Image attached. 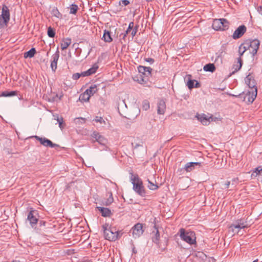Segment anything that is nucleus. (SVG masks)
I'll use <instances>...</instances> for the list:
<instances>
[{
  "mask_svg": "<svg viewBox=\"0 0 262 262\" xmlns=\"http://www.w3.org/2000/svg\"><path fill=\"white\" fill-rule=\"evenodd\" d=\"M140 73L135 78L139 83L147 87L151 86V82L149 80V77L151 76L152 69L150 67L140 66L139 69Z\"/></svg>",
  "mask_w": 262,
  "mask_h": 262,
  "instance_id": "nucleus-1",
  "label": "nucleus"
},
{
  "mask_svg": "<svg viewBox=\"0 0 262 262\" xmlns=\"http://www.w3.org/2000/svg\"><path fill=\"white\" fill-rule=\"evenodd\" d=\"M111 226L108 221L102 226L104 236L110 241H115L121 236L122 233L115 228L112 227Z\"/></svg>",
  "mask_w": 262,
  "mask_h": 262,
  "instance_id": "nucleus-2",
  "label": "nucleus"
},
{
  "mask_svg": "<svg viewBox=\"0 0 262 262\" xmlns=\"http://www.w3.org/2000/svg\"><path fill=\"white\" fill-rule=\"evenodd\" d=\"M130 180L133 185V190L141 196H144L145 190L142 181L137 174L130 173Z\"/></svg>",
  "mask_w": 262,
  "mask_h": 262,
  "instance_id": "nucleus-3",
  "label": "nucleus"
},
{
  "mask_svg": "<svg viewBox=\"0 0 262 262\" xmlns=\"http://www.w3.org/2000/svg\"><path fill=\"white\" fill-rule=\"evenodd\" d=\"M10 19V11L8 7L3 5L0 15V29L7 27Z\"/></svg>",
  "mask_w": 262,
  "mask_h": 262,
  "instance_id": "nucleus-4",
  "label": "nucleus"
},
{
  "mask_svg": "<svg viewBox=\"0 0 262 262\" xmlns=\"http://www.w3.org/2000/svg\"><path fill=\"white\" fill-rule=\"evenodd\" d=\"M179 232L180 236L184 241L190 245L195 243L196 237L194 232L192 231L186 232L183 228H181Z\"/></svg>",
  "mask_w": 262,
  "mask_h": 262,
  "instance_id": "nucleus-5",
  "label": "nucleus"
},
{
  "mask_svg": "<svg viewBox=\"0 0 262 262\" xmlns=\"http://www.w3.org/2000/svg\"><path fill=\"white\" fill-rule=\"evenodd\" d=\"M229 23L224 18L215 19L212 23V28L215 30H225L228 28Z\"/></svg>",
  "mask_w": 262,
  "mask_h": 262,
  "instance_id": "nucleus-6",
  "label": "nucleus"
},
{
  "mask_svg": "<svg viewBox=\"0 0 262 262\" xmlns=\"http://www.w3.org/2000/svg\"><path fill=\"white\" fill-rule=\"evenodd\" d=\"M248 226L246 221H244L243 220H240L237 221L235 224H232L229 227V232H231L232 233H237L238 231L235 230L236 229H242L247 228Z\"/></svg>",
  "mask_w": 262,
  "mask_h": 262,
  "instance_id": "nucleus-7",
  "label": "nucleus"
},
{
  "mask_svg": "<svg viewBox=\"0 0 262 262\" xmlns=\"http://www.w3.org/2000/svg\"><path fill=\"white\" fill-rule=\"evenodd\" d=\"M245 42L248 45V50L249 52L253 55L256 54L259 47V41L257 39H254L251 41Z\"/></svg>",
  "mask_w": 262,
  "mask_h": 262,
  "instance_id": "nucleus-8",
  "label": "nucleus"
},
{
  "mask_svg": "<svg viewBox=\"0 0 262 262\" xmlns=\"http://www.w3.org/2000/svg\"><path fill=\"white\" fill-rule=\"evenodd\" d=\"M245 92L246 94L244 97V100L247 103H252L256 97L257 90H253V91L251 90H246Z\"/></svg>",
  "mask_w": 262,
  "mask_h": 262,
  "instance_id": "nucleus-9",
  "label": "nucleus"
},
{
  "mask_svg": "<svg viewBox=\"0 0 262 262\" xmlns=\"http://www.w3.org/2000/svg\"><path fill=\"white\" fill-rule=\"evenodd\" d=\"M133 236L135 238L139 237L143 233V225L140 223H137L132 229Z\"/></svg>",
  "mask_w": 262,
  "mask_h": 262,
  "instance_id": "nucleus-10",
  "label": "nucleus"
},
{
  "mask_svg": "<svg viewBox=\"0 0 262 262\" xmlns=\"http://www.w3.org/2000/svg\"><path fill=\"white\" fill-rule=\"evenodd\" d=\"M245 81L247 85L248 86V90H251L252 91L253 90H257L256 82L252 75H248L245 78Z\"/></svg>",
  "mask_w": 262,
  "mask_h": 262,
  "instance_id": "nucleus-11",
  "label": "nucleus"
},
{
  "mask_svg": "<svg viewBox=\"0 0 262 262\" xmlns=\"http://www.w3.org/2000/svg\"><path fill=\"white\" fill-rule=\"evenodd\" d=\"M246 27L244 25L238 27L234 32L232 37L234 39H238L242 37L246 31Z\"/></svg>",
  "mask_w": 262,
  "mask_h": 262,
  "instance_id": "nucleus-12",
  "label": "nucleus"
},
{
  "mask_svg": "<svg viewBox=\"0 0 262 262\" xmlns=\"http://www.w3.org/2000/svg\"><path fill=\"white\" fill-rule=\"evenodd\" d=\"M35 138H36L37 140H38L40 144L45 146H49L51 147H54L55 146H58L57 145L53 143L49 139H46V138H41L38 136H35Z\"/></svg>",
  "mask_w": 262,
  "mask_h": 262,
  "instance_id": "nucleus-13",
  "label": "nucleus"
},
{
  "mask_svg": "<svg viewBox=\"0 0 262 262\" xmlns=\"http://www.w3.org/2000/svg\"><path fill=\"white\" fill-rule=\"evenodd\" d=\"M195 117L204 125H207L209 124L211 121L212 120V117H208L205 114H198Z\"/></svg>",
  "mask_w": 262,
  "mask_h": 262,
  "instance_id": "nucleus-14",
  "label": "nucleus"
},
{
  "mask_svg": "<svg viewBox=\"0 0 262 262\" xmlns=\"http://www.w3.org/2000/svg\"><path fill=\"white\" fill-rule=\"evenodd\" d=\"M251 177L252 179L258 177V179L262 181V166L255 168L251 173Z\"/></svg>",
  "mask_w": 262,
  "mask_h": 262,
  "instance_id": "nucleus-15",
  "label": "nucleus"
},
{
  "mask_svg": "<svg viewBox=\"0 0 262 262\" xmlns=\"http://www.w3.org/2000/svg\"><path fill=\"white\" fill-rule=\"evenodd\" d=\"M114 201L112 193L111 192H107L105 194V196L101 200V203L104 205H109Z\"/></svg>",
  "mask_w": 262,
  "mask_h": 262,
  "instance_id": "nucleus-16",
  "label": "nucleus"
},
{
  "mask_svg": "<svg viewBox=\"0 0 262 262\" xmlns=\"http://www.w3.org/2000/svg\"><path fill=\"white\" fill-rule=\"evenodd\" d=\"M98 68V66L97 64H94L92 68L89 69L86 71L81 73L82 77L90 76L93 74H94Z\"/></svg>",
  "mask_w": 262,
  "mask_h": 262,
  "instance_id": "nucleus-17",
  "label": "nucleus"
},
{
  "mask_svg": "<svg viewBox=\"0 0 262 262\" xmlns=\"http://www.w3.org/2000/svg\"><path fill=\"white\" fill-rule=\"evenodd\" d=\"M59 57V52H57L53 56V60L51 62V67L53 71L55 72L57 67V61Z\"/></svg>",
  "mask_w": 262,
  "mask_h": 262,
  "instance_id": "nucleus-18",
  "label": "nucleus"
},
{
  "mask_svg": "<svg viewBox=\"0 0 262 262\" xmlns=\"http://www.w3.org/2000/svg\"><path fill=\"white\" fill-rule=\"evenodd\" d=\"M201 166V164L200 162H189L186 164L185 166V170L187 172H190L192 171L195 167V166Z\"/></svg>",
  "mask_w": 262,
  "mask_h": 262,
  "instance_id": "nucleus-19",
  "label": "nucleus"
},
{
  "mask_svg": "<svg viewBox=\"0 0 262 262\" xmlns=\"http://www.w3.org/2000/svg\"><path fill=\"white\" fill-rule=\"evenodd\" d=\"M71 43V39L69 38L63 39L60 43V47L62 50H66Z\"/></svg>",
  "mask_w": 262,
  "mask_h": 262,
  "instance_id": "nucleus-20",
  "label": "nucleus"
},
{
  "mask_svg": "<svg viewBox=\"0 0 262 262\" xmlns=\"http://www.w3.org/2000/svg\"><path fill=\"white\" fill-rule=\"evenodd\" d=\"M166 110V104L163 101H160L158 104V113L159 114H163Z\"/></svg>",
  "mask_w": 262,
  "mask_h": 262,
  "instance_id": "nucleus-21",
  "label": "nucleus"
},
{
  "mask_svg": "<svg viewBox=\"0 0 262 262\" xmlns=\"http://www.w3.org/2000/svg\"><path fill=\"white\" fill-rule=\"evenodd\" d=\"M91 96L88 93V91H85L84 93L81 94L79 98V99L81 101L88 102L89 101Z\"/></svg>",
  "mask_w": 262,
  "mask_h": 262,
  "instance_id": "nucleus-22",
  "label": "nucleus"
},
{
  "mask_svg": "<svg viewBox=\"0 0 262 262\" xmlns=\"http://www.w3.org/2000/svg\"><path fill=\"white\" fill-rule=\"evenodd\" d=\"M28 220L29 221L32 227H33L37 223L38 218L36 215H34L33 214H28Z\"/></svg>",
  "mask_w": 262,
  "mask_h": 262,
  "instance_id": "nucleus-23",
  "label": "nucleus"
},
{
  "mask_svg": "<svg viewBox=\"0 0 262 262\" xmlns=\"http://www.w3.org/2000/svg\"><path fill=\"white\" fill-rule=\"evenodd\" d=\"M152 234H154L152 236V241L154 242L157 244L159 241L160 234L156 226H155V229L152 231Z\"/></svg>",
  "mask_w": 262,
  "mask_h": 262,
  "instance_id": "nucleus-24",
  "label": "nucleus"
},
{
  "mask_svg": "<svg viewBox=\"0 0 262 262\" xmlns=\"http://www.w3.org/2000/svg\"><path fill=\"white\" fill-rule=\"evenodd\" d=\"M95 138L96 141L101 144L105 145L107 143L106 139L98 134L95 135Z\"/></svg>",
  "mask_w": 262,
  "mask_h": 262,
  "instance_id": "nucleus-25",
  "label": "nucleus"
},
{
  "mask_svg": "<svg viewBox=\"0 0 262 262\" xmlns=\"http://www.w3.org/2000/svg\"><path fill=\"white\" fill-rule=\"evenodd\" d=\"M248 50V45L246 42L241 44L238 48V53L240 57Z\"/></svg>",
  "mask_w": 262,
  "mask_h": 262,
  "instance_id": "nucleus-26",
  "label": "nucleus"
},
{
  "mask_svg": "<svg viewBox=\"0 0 262 262\" xmlns=\"http://www.w3.org/2000/svg\"><path fill=\"white\" fill-rule=\"evenodd\" d=\"M36 53V50L35 48H32L28 52H26L24 53V57L25 58H32L33 57L35 54Z\"/></svg>",
  "mask_w": 262,
  "mask_h": 262,
  "instance_id": "nucleus-27",
  "label": "nucleus"
},
{
  "mask_svg": "<svg viewBox=\"0 0 262 262\" xmlns=\"http://www.w3.org/2000/svg\"><path fill=\"white\" fill-rule=\"evenodd\" d=\"M242 61L241 57H239L237 59V64H234L233 66V69H234V71L232 72V73H234L235 72H236L238 71L242 67Z\"/></svg>",
  "mask_w": 262,
  "mask_h": 262,
  "instance_id": "nucleus-28",
  "label": "nucleus"
},
{
  "mask_svg": "<svg viewBox=\"0 0 262 262\" xmlns=\"http://www.w3.org/2000/svg\"><path fill=\"white\" fill-rule=\"evenodd\" d=\"M188 78L189 79L188 81L187 82V85L188 87V88L189 89H192L194 87V82H196L195 87L196 88L198 87L199 83L195 80H193L190 79L191 77V76L190 75H188Z\"/></svg>",
  "mask_w": 262,
  "mask_h": 262,
  "instance_id": "nucleus-29",
  "label": "nucleus"
},
{
  "mask_svg": "<svg viewBox=\"0 0 262 262\" xmlns=\"http://www.w3.org/2000/svg\"><path fill=\"white\" fill-rule=\"evenodd\" d=\"M102 38L104 41L107 42H111L113 40L110 32L106 30L104 31Z\"/></svg>",
  "mask_w": 262,
  "mask_h": 262,
  "instance_id": "nucleus-30",
  "label": "nucleus"
},
{
  "mask_svg": "<svg viewBox=\"0 0 262 262\" xmlns=\"http://www.w3.org/2000/svg\"><path fill=\"white\" fill-rule=\"evenodd\" d=\"M203 69L205 71L213 72L215 70V67L213 63H208L204 67Z\"/></svg>",
  "mask_w": 262,
  "mask_h": 262,
  "instance_id": "nucleus-31",
  "label": "nucleus"
},
{
  "mask_svg": "<svg viewBox=\"0 0 262 262\" xmlns=\"http://www.w3.org/2000/svg\"><path fill=\"white\" fill-rule=\"evenodd\" d=\"M86 91H88L89 94H90V96L91 97L98 91V89L96 85H91L90 88L87 89Z\"/></svg>",
  "mask_w": 262,
  "mask_h": 262,
  "instance_id": "nucleus-32",
  "label": "nucleus"
},
{
  "mask_svg": "<svg viewBox=\"0 0 262 262\" xmlns=\"http://www.w3.org/2000/svg\"><path fill=\"white\" fill-rule=\"evenodd\" d=\"M148 185H147V187L152 190H157L159 187L157 185L156 183H154V182H152L151 181H150L149 179L147 180Z\"/></svg>",
  "mask_w": 262,
  "mask_h": 262,
  "instance_id": "nucleus-33",
  "label": "nucleus"
},
{
  "mask_svg": "<svg viewBox=\"0 0 262 262\" xmlns=\"http://www.w3.org/2000/svg\"><path fill=\"white\" fill-rule=\"evenodd\" d=\"M17 95V92L16 91H11V92H3L1 95V96L2 97H10V96H13Z\"/></svg>",
  "mask_w": 262,
  "mask_h": 262,
  "instance_id": "nucleus-34",
  "label": "nucleus"
},
{
  "mask_svg": "<svg viewBox=\"0 0 262 262\" xmlns=\"http://www.w3.org/2000/svg\"><path fill=\"white\" fill-rule=\"evenodd\" d=\"M70 9V13L72 14H75L78 9V6L75 4H72L69 7Z\"/></svg>",
  "mask_w": 262,
  "mask_h": 262,
  "instance_id": "nucleus-35",
  "label": "nucleus"
},
{
  "mask_svg": "<svg viewBox=\"0 0 262 262\" xmlns=\"http://www.w3.org/2000/svg\"><path fill=\"white\" fill-rule=\"evenodd\" d=\"M74 122L76 124H83L85 122V119L82 117L76 118L74 119Z\"/></svg>",
  "mask_w": 262,
  "mask_h": 262,
  "instance_id": "nucleus-36",
  "label": "nucleus"
},
{
  "mask_svg": "<svg viewBox=\"0 0 262 262\" xmlns=\"http://www.w3.org/2000/svg\"><path fill=\"white\" fill-rule=\"evenodd\" d=\"M134 27V23L133 22H130L128 25V27L127 29L126 30L125 33L124 35V37H125L127 34H128L130 31L133 29Z\"/></svg>",
  "mask_w": 262,
  "mask_h": 262,
  "instance_id": "nucleus-37",
  "label": "nucleus"
},
{
  "mask_svg": "<svg viewBox=\"0 0 262 262\" xmlns=\"http://www.w3.org/2000/svg\"><path fill=\"white\" fill-rule=\"evenodd\" d=\"M94 121L96 122H99L100 124H106L105 121L101 117H98V116L96 117V118L94 119Z\"/></svg>",
  "mask_w": 262,
  "mask_h": 262,
  "instance_id": "nucleus-38",
  "label": "nucleus"
},
{
  "mask_svg": "<svg viewBox=\"0 0 262 262\" xmlns=\"http://www.w3.org/2000/svg\"><path fill=\"white\" fill-rule=\"evenodd\" d=\"M57 121L59 123V126L61 129H62L64 127V124H63V120L62 117H57Z\"/></svg>",
  "mask_w": 262,
  "mask_h": 262,
  "instance_id": "nucleus-39",
  "label": "nucleus"
},
{
  "mask_svg": "<svg viewBox=\"0 0 262 262\" xmlns=\"http://www.w3.org/2000/svg\"><path fill=\"white\" fill-rule=\"evenodd\" d=\"M142 108L145 111H147L149 108V103L148 101L145 100L143 102Z\"/></svg>",
  "mask_w": 262,
  "mask_h": 262,
  "instance_id": "nucleus-40",
  "label": "nucleus"
},
{
  "mask_svg": "<svg viewBox=\"0 0 262 262\" xmlns=\"http://www.w3.org/2000/svg\"><path fill=\"white\" fill-rule=\"evenodd\" d=\"M97 208H98L99 210L101 213H111V210L107 208H105L104 207H97Z\"/></svg>",
  "mask_w": 262,
  "mask_h": 262,
  "instance_id": "nucleus-41",
  "label": "nucleus"
},
{
  "mask_svg": "<svg viewBox=\"0 0 262 262\" xmlns=\"http://www.w3.org/2000/svg\"><path fill=\"white\" fill-rule=\"evenodd\" d=\"M48 35L50 37H53L55 36V31L51 27H49L48 29Z\"/></svg>",
  "mask_w": 262,
  "mask_h": 262,
  "instance_id": "nucleus-42",
  "label": "nucleus"
},
{
  "mask_svg": "<svg viewBox=\"0 0 262 262\" xmlns=\"http://www.w3.org/2000/svg\"><path fill=\"white\" fill-rule=\"evenodd\" d=\"M82 76L81 73H75L73 75V78L75 80L78 79L80 78V77Z\"/></svg>",
  "mask_w": 262,
  "mask_h": 262,
  "instance_id": "nucleus-43",
  "label": "nucleus"
},
{
  "mask_svg": "<svg viewBox=\"0 0 262 262\" xmlns=\"http://www.w3.org/2000/svg\"><path fill=\"white\" fill-rule=\"evenodd\" d=\"M131 34L132 37H134L136 35L137 30H138V27L136 26L135 28L134 27L133 29L132 30Z\"/></svg>",
  "mask_w": 262,
  "mask_h": 262,
  "instance_id": "nucleus-44",
  "label": "nucleus"
},
{
  "mask_svg": "<svg viewBox=\"0 0 262 262\" xmlns=\"http://www.w3.org/2000/svg\"><path fill=\"white\" fill-rule=\"evenodd\" d=\"M120 5H122L123 6H127L129 4V2L128 0H122L120 2Z\"/></svg>",
  "mask_w": 262,
  "mask_h": 262,
  "instance_id": "nucleus-45",
  "label": "nucleus"
},
{
  "mask_svg": "<svg viewBox=\"0 0 262 262\" xmlns=\"http://www.w3.org/2000/svg\"><path fill=\"white\" fill-rule=\"evenodd\" d=\"M145 60L148 62H150L151 63H153L154 61V60L151 58H148L145 59Z\"/></svg>",
  "mask_w": 262,
  "mask_h": 262,
  "instance_id": "nucleus-46",
  "label": "nucleus"
},
{
  "mask_svg": "<svg viewBox=\"0 0 262 262\" xmlns=\"http://www.w3.org/2000/svg\"><path fill=\"white\" fill-rule=\"evenodd\" d=\"M230 182L229 181H227L224 184V186L225 188H228L229 187Z\"/></svg>",
  "mask_w": 262,
  "mask_h": 262,
  "instance_id": "nucleus-47",
  "label": "nucleus"
},
{
  "mask_svg": "<svg viewBox=\"0 0 262 262\" xmlns=\"http://www.w3.org/2000/svg\"><path fill=\"white\" fill-rule=\"evenodd\" d=\"M257 11H258V12H259V14L262 15V7L261 6H260V7H258Z\"/></svg>",
  "mask_w": 262,
  "mask_h": 262,
  "instance_id": "nucleus-48",
  "label": "nucleus"
},
{
  "mask_svg": "<svg viewBox=\"0 0 262 262\" xmlns=\"http://www.w3.org/2000/svg\"><path fill=\"white\" fill-rule=\"evenodd\" d=\"M110 214H106V213H105V214H102V216H104V217H110Z\"/></svg>",
  "mask_w": 262,
  "mask_h": 262,
  "instance_id": "nucleus-49",
  "label": "nucleus"
},
{
  "mask_svg": "<svg viewBox=\"0 0 262 262\" xmlns=\"http://www.w3.org/2000/svg\"><path fill=\"white\" fill-rule=\"evenodd\" d=\"M237 181V179H234V180H233V181H234V182H236Z\"/></svg>",
  "mask_w": 262,
  "mask_h": 262,
  "instance_id": "nucleus-50",
  "label": "nucleus"
},
{
  "mask_svg": "<svg viewBox=\"0 0 262 262\" xmlns=\"http://www.w3.org/2000/svg\"><path fill=\"white\" fill-rule=\"evenodd\" d=\"M258 261V259H256L255 260H254L253 262H257Z\"/></svg>",
  "mask_w": 262,
  "mask_h": 262,
  "instance_id": "nucleus-51",
  "label": "nucleus"
},
{
  "mask_svg": "<svg viewBox=\"0 0 262 262\" xmlns=\"http://www.w3.org/2000/svg\"><path fill=\"white\" fill-rule=\"evenodd\" d=\"M32 212H33V210L30 211V213H32Z\"/></svg>",
  "mask_w": 262,
  "mask_h": 262,
  "instance_id": "nucleus-52",
  "label": "nucleus"
},
{
  "mask_svg": "<svg viewBox=\"0 0 262 262\" xmlns=\"http://www.w3.org/2000/svg\"><path fill=\"white\" fill-rule=\"evenodd\" d=\"M12 262H20V261H13Z\"/></svg>",
  "mask_w": 262,
  "mask_h": 262,
  "instance_id": "nucleus-53",
  "label": "nucleus"
}]
</instances>
